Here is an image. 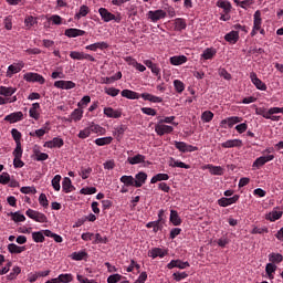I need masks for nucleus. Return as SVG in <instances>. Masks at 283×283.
I'll use <instances>...</instances> for the list:
<instances>
[{"label": "nucleus", "instance_id": "f257e3e1", "mask_svg": "<svg viewBox=\"0 0 283 283\" xmlns=\"http://www.w3.org/2000/svg\"><path fill=\"white\" fill-rule=\"evenodd\" d=\"M120 95L129 101H138V98H143L144 101H149V103H163V97H158L149 93L138 94L132 90H123Z\"/></svg>", "mask_w": 283, "mask_h": 283}, {"label": "nucleus", "instance_id": "f03ea898", "mask_svg": "<svg viewBox=\"0 0 283 283\" xmlns=\"http://www.w3.org/2000/svg\"><path fill=\"white\" fill-rule=\"evenodd\" d=\"M99 17L104 23H109V21H115V23H120L123 21V17H120V13L115 15L114 13L109 12L106 8H99L98 9Z\"/></svg>", "mask_w": 283, "mask_h": 283}, {"label": "nucleus", "instance_id": "7ed1b4c3", "mask_svg": "<svg viewBox=\"0 0 283 283\" xmlns=\"http://www.w3.org/2000/svg\"><path fill=\"white\" fill-rule=\"evenodd\" d=\"M24 81H27L28 83H39L40 85H43L45 83V77H43V75L39 74V73H25L23 75Z\"/></svg>", "mask_w": 283, "mask_h": 283}, {"label": "nucleus", "instance_id": "20e7f679", "mask_svg": "<svg viewBox=\"0 0 283 283\" xmlns=\"http://www.w3.org/2000/svg\"><path fill=\"white\" fill-rule=\"evenodd\" d=\"M23 67H25V63H23V61L15 62V63L9 65L8 70H7L8 78H12V76H14V74H19V72H21V70H23Z\"/></svg>", "mask_w": 283, "mask_h": 283}, {"label": "nucleus", "instance_id": "39448f33", "mask_svg": "<svg viewBox=\"0 0 283 283\" xmlns=\"http://www.w3.org/2000/svg\"><path fill=\"white\" fill-rule=\"evenodd\" d=\"M274 158H275L274 155L258 157L252 164V167L253 169H261V167H264L266 163H271V160H274Z\"/></svg>", "mask_w": 283, "mask_h": 283}, {"label": "nucleus", "instance_id": "423d86ee", "mask_svg": "<svg viewBox=\"0 0 283 283\" xmlns=\"http://www.w3.org/2000/svg\"><path fill=\"white\" fill-rule=\"evenodd\" d=\"M242 117L238 116L227 117L220 122V127H222L223 129H227L229 127L231 129V127L238 125V123H240Z\"/></svg>", "mask_w": 283, "mask_h": 283}, {"label": "nucleus", "instance_id": "0eeeda50", "mask_svg": "<svg viewBox=\"0 0 283 283\" xmlns=\"http://www.w3.org/2000/svg\"><path fill=\"white\" fill-rule=\"evenodd\" d=\"M25 213L28 218H31V220H34L35 222H48V217H45L43 212L28 209Z\"/></svg>", "mask_w": 283, "mask_h": 283}, {"label": "nucleus", "instance_id": "6e6552de", "mask_svg": "<svg viewBox=\"0 0 283 283\" xmlns=\"http://www.w3.org/2000/svg\"><path fill=\"white\" fill-rule=\"evenodd\" d=\"M147 17L153 23H156L157 21H160V19H165V17H167V12L163 9H158L155 11H148Z\"/></svg>", "mask_w": 283, "mask_h": 283}, {"label": "nucleus", "instance_id": "1a4fd4ad", "mask_svg": "<svg viewBox=\"0 0 283 283\" xmlns=\"http://www.w3.org/2000/svg\"><path fill=\"white\" fill-rule=\"evenodd\" d=\"M155 132L157 136H165V134H172L174 126L160 124V122H158V124L155 126Z\"/></svg>", "mask_w": 283, "mask_h": 283}, {"label": "nucleus", "instance_id": "9d476101", "mask_svg": "<svg viewBox=\"0 0 283 283\" xmlns=\"http://www.w3.org/2000/svg\"><path fill=\"white\" fill-rule=\"evenodd\" d=\"M250 80L251 83L254 84L256 90H260L261 92H266V84H264V82H262V80L258 77V74L255 72L250 73Z\"/></svg>", "mask_w": 283, "mask_h": 283}, {"label": "nucleus", "instance_id": "9b49d317", "mask_svg": "<svg viewBox=\"0 0 283 283\" xmlns=\"http://www.w3.org/2000/svg\"><path fill=\"white\" fill-rule=\"evenodd\" d=\"M238 200H240V195H234L231 198L222 197L217 202H218L219 207H231V205H235V202H238Z\"/></svg>", "mask_w": 283, "mask_h": 283}, {"label": "nucleus", "instance_id": "f8f14e48", "mask_svg": "<svg viewBox=\"0 0 283 283\" xmlns=\"http://www.w3.org/2000/svg\"><path fill=\"white\" fill-rule=\"evenodd\" d=\"M190 266L189 262H182L181 260H171L167 264V269H169V271H171V269H189Z\"/></svg>", "mask_w": 283, "mask_h": 283}, {"label": "nucleus", "instance_id": "ddd939ff", "mask_svg": "<svg viewBox=\"0 0 283 283\" xmlns=\"http://www.w3.org/2000/svg\"><path fill=\"white\" fill-rule=\"evenodd\" d=\"M243 145L242 139H228L221 144V147H223V149H233V147L240 149Z\"/></svg>", "mask_w": 283, "mask_h": 283}, {"label": "nucleus", "instance_id": "4468645a", "mask_svg": "<svg viewBox=\"0 0 283 283\" xmlns=\"http://www.w3.org/2000/svg\"><path fill=\"white\" fill-rule=\"evenodd\" d=\"M218 51L214 48H207L203 50L200 61H211L216 57Z\"/></svg>", "mask_w": 283, "mask_h": 283}, {"label": "nucleus", "instance_id": "2eb2a0df", "mask_svg": "<svg viewBox=\"0 0 283 283\" xmlns=\"http://www.w3.org/2000/svg\"><path fill=\"white\" fill-rule=\"evenodd\" d=\"M4 120L11 124L19 123V120H23V112L19 111L11 113L4 117Z\"/></svg>", "mask_w": 283, "mask_h": 283}, {"label": "nucleus", "instance_id": "dca6fc26", "mask_svg": "<svg viewBox=\"0 0 283 283\" xmlns=\"http://www.w3.org/2000/svg\"><path fill=\"white\" fill-rule=\"evenodd\" d=\"M104 115H106L107 118H120V116H123V111L114 109L113 107H105Z\"/></svg>", "mask_w": 283, "mask_h": 283}, {"label": "nucleus", "instance_id": "f3484780", "mask_svg": "<svg viewBox=\"0 0 283 283\" xmlns=\"http://www.w3.org/2000/svg\"><path fill=\"white\" fill-rule=\"evenodd\" d=\"M167 253V250H163L160 248H153L148 251V258H153V260H156V258H165Z\"/></svg>", "mask_w": 283, "mask_h": 283}, {"label": "nucleus", "instance_id": "a211bd4d", "mask_svg": "<svg viewBox=\"0 0 283 283\" xmlns=\"http://www.w3.org/2000/svg\"><path fill=\"white\" fill-rule=\"evenodd\" d=\"M205 169H209L211 176H224V168L221 166H213L208 164L205 166Z\"/></svg>", "mask_w": 283, "mask_h": 283}, {"label": "nucleus", "instance_id": "6ab92c4d", "mask_svg": "<svg viewBox=\"0 0 283 283\" xmlns=\"http://www.w3.org/2000/svg\"><path fill=\"white\" fill-rule=\"evenodd\" d=\"M147 182V175L145 171H139L135 175V187L140 188Z\"/></svg>", "mask_w": 283, "mask_h": 283}, {"label": "nucleus", "instance_id": "aec40b11", "mask_svg": "<svg viewBox=\"0 0 283 283\" xmlns=\"http://www.w3.org/2000/svg\"><path fill=\"white\" fill-rule=\"evenodd\" d=\"M175 32H182L187 30V20L185 18H177L174 20Z\"/></svg>", "mask_w": 283, "mask_h": 283}, {"label": "nucleus", "instance_id": "412c9836", "mask_svg": "<svg viewBox=\"0 0 283 283\" xmlns=\"http://www.w3.org/2000/svg\"><path fill=\"white\" fill-rule=\"evenodd\" d=\"M107 48H109L107 42H97L85 46V49L91 50V52H96V50H107Z\"/></svg>", "mask_w": 283, "mask_h": 283}, {"label": "nucleus", "instance_id": "4be33fe9", "mask_svg": "<svg viewBox=\"0 0 283 283\" xmlns=\"http://www.w3.org/2000/svg\"><path fill=\"white\" fill-rule=\"evenodd\" d=\"M39 109H41V104L33 103L32 107L29 111L30 118H34V120H39L41 114L39 113Z\"/></svg>", "mask_w": 283, "mask_h": 283}, {"label": "nucleus", "instance_id": "5701e85b", "mask_svg": "<svg viewBox=\"0 0 283 283\" xmlns=\"http://www.w3.org/2000/svg\"><path fill=\"white\" fill-rule=\"evenodd\" d=\"M282 211H277V208H274L271 212L265 214V220H269L270 222H275V220H280V218H282Z\"/></svg>", "mask_w": 283, "mask_h": 283}, {"label": "nucleus", "instance_id": "b1692460", "mask_svg": "<svg viewBox=\"0 0 283 283\" xmlns=\"http://www.w3.org/2000/svg\"><path fill=\"white\" fill-rule=\"evenodd\" d=\"M217 8H221L224 14H230L232 6L231 2H229L228 0H218Z\"/></svg>", "mask_w": 283, "mask_h": 283}, {"label": "nucleus", "instance_id": "393cba45", "mask_svg": "<svg viewBox=\"0 0 283 283\" xmlns=\"http://www.w3.org/2000/svg\"><path fill=\"white\" fill-rule=\"evenodd\" d=\"M17 94V87L12 86H0V96H4L6 98Z\"/></svg>", "mask_w": 283, "mask_h": 283}, {"label": "nucleus", "instance_id": "a878e982", "mask_svg": "<svg viewBox=\"0 0 283 283\" xmlns=\"http://www.w3.org/2000/svg\"><path fill=\"white\" fill-rule=\"evenodd\" d=\"M168 165H169V167H172V168L179 167L180 169H191V166H189L180 160H176L174 157H170Z\"/></svg>", "mask_w": 283, "mask_h": 283}, {"label": "nucleus", "instance_id": "bb28decb", "mask_svg": "<svg viewBox=\"0 0 283 283\" xmlns=\"http://www.w3.org/2000/svg\"><path fill=\"white\" fill-rule=\"evenodd\" d=\"M224 41L228 43H238L240 41V33L238 31H231L224 35Z\"/></svg>", "mask_w": 283, "mask_h": 283}, {"label": "nucleus", "instance_id": "cd10ccee", "mask_svg": "<svg viewBox=\"0 0 283 283\" xmlns=\"http://www.w3.org/2000/svg\"><path fill=\"white\" fill-rule=\"evenodd\" d=\"M253 19L254 30H262V12H260V10L254 12Z\"/></svg>", "mask_w": 283, "mask_h": 283}, {"label": "nucleus", "instance_id": "c85d7f7f", "mask_svg": "<svg viewBox=\"0 0 283 283\" xmlns=\"http://www.w3.org/2000/svg\"><path fill=\"white\" fill-rule=\"evenodd\" d=\"M171 224L174 227H180L182 224V219H180V216L178 214V211L176 210H170V218H169Z\"/></svg>", "mask_w": 283, "mask_h": 283}, {"label": "nucleus", "instance_id": "c756f323", "mask_svg": "<svg viewBox=\"0 0 283 283\" xmlns=\"http://www.w3.org/2000/svg\"><path fill=\"white\" fill-rule=\"evenodd\" d=\"M88 128L91 129V134H98V136H105V134H107V129L98 124H91Z\"/></svg>", "mask_w": 283, "mask_h": 283}, {"label": "nucleus", "instance_id": "7c9ffc66", "mask_svg": "<svg viewBox=\"0 0 283 283\" xmlns=\"http://www.w3.org/2000/svg\"><path fill=\"white\" fill-rule=\"evenodd\" d=\"M188 59L186 55H174L170 57V64L171 65H184V63H187Z\"/></svg>", "mask_w": 283, "mask_h": 283}, {"label": "nucleus", "instance_id": "2f4dec72", "mask_svg": "<svg viewBox=\"0 0 283 283\" xmlns=\"http://www.w3.org/2000/svg\"><path fill=\"white\" fill-rule=\"evenodd\" d=\"M44 147L53 149V147H63V140L59 137H54L52 140H49L44 144Z\"/></svg>", "mask_w": 283, "mask_h": 283}, {"label": "nucleus", "instance_id": "473e14b6", "mask_svg": "<svg viewBox=\"0 0 283 283\" xmlns=\"http://www.w3.org/2000/svg\"><path fill=\"white\" fill-rule=\"evenodd\" d=\"M54 87L57 90H72V81H55Z\"/></svg>", "mask_w": 283, "mask_h": 283}, {"label": "nucleus", "instance_id": "72a5a7b5", "mask_svg": "<svg viewBox=\"0 0 283 283\" xmlns=\"http://www.w3.org/2000/svg\"><path fill=\"white\" fill-rule=\"evenodd\" d=\"M275 271H277V265L273 264V263H268L265 266V273L269 277V280H274L275 279Z\"/></svg>", "mask_w": 283, "mask_h": 283}, {"label": "nucleus", "instance_id": "f704fd0d", "mask_svg": "<svg viewBox=\"0 0 283 283\" xmlns=\"http://www.w3.org/2000/svg\"><path fill=\"white\" fill-rule=\"evenodd\" d=\"M114 140V137L108 136V137H101L94 140L95 145L97 147H105V145H112V142Z\"/></svg>", "mask_w": 283, "mask_h": 283}, {"label": "nucleus", "instance_id": "c9c22d12", "mask_svg": "<svg viewBox=\"0 0 283 283\" xmlns=\"http://www.w3.org/2000/svg\"><path fill=\"white\" fill-rule=\"evenodd\" d=\"M88 254L86 250H81L78 252L72 253V260H75L76 262H81V260H87Z\"/></svg>", "mask_w": 283, "mask_h": 283}, {"label": "nucleus", "instance_id": "e433bc0d", "mask_svg": "<svg viewBox=\"0 0 283 283\" xmlns=\"http://www.w3.org/2000/svg\"><path fill=\"white\" fill-rule=\"evenodd\" d=\"M145 156L137 154L134 157H128L127 158V163H129V165H140L142 163H145Z\"/></svg>", "mask_w": 283, "mask_h": 283}, {"label": "nucleus", "instance_id": "4c0bfd02", "mask_svg": "<svg viewBox=\"0 0 283 283\" xmlns=\"http://www.w3.org/2000/svg\"><path fill=\"white\" fill-rule=\"evenodd\" d=\"M269 262H271V264H280L283 262V255L281 253L272 252L269 254Z\"/></svg>", "mask_w": 283, "mask_h": 283}, {"label": "nucleus", "instance_id": "58836bf2", "mask_svg": "<svg viewBox=\"0 0 283 283\" xmlns=\"http://www.w3.org/2000/svg\"><path fill=\"white\" fill-rule=\"evenodd\" d=\"M119 180L126 187H135V178H134V176L124 175V176L120 177Z\"/></svg>", "mask_w": 283, "mask_h": 283}, {"label": "nucleus", "instance_id": "ea45409f", "mask_svg": "<svg viewBox=\"0 0 283 283\" xmlns=\"http://www.w3.org/2000/svg\"><path fill=\"white\" fill-rule=\"evenodd\" d=\"M163 180H169V175L157 174L150 179V185H156V182H163Z\"/></svg>", "mask_w": 283, "mask_h": 283}, {"label": "nucleus", "instance_id": "a19ab883", "mask_svg": "<svg viewBox=\"0 0 283 283\" xmlns=\"http://www.w3.org/2000/svg\"><path fill=\"white\" fill-rule=\"evenodd\" d=\"M87 14H90V7H87V6H82L81 8H80V10H78V12L77 13H75V15H74V19H81V18H83V17H87Z\"/></svg>", "mask_w": 283, "mask_h": 283}, {"label": "nucleus", "instance_id": "79ce46f5", "mask_svg": "<svg viewBox=\"0 0 283 283\" xmlns=\"http://www.w3.org/2000/svg\"><path fill=\"white\" fill-rule=\"evenodd\" d=\"M8 251L9 253H23V251H25V247H20L14 243H10L8 245Z\"/></svg>", "mask_w": 283, "mask_h": 283}, {"label": "nucleus", "instance_id": "37998d69", "mask_svg": "<svg viewBox=\"0 0 283 283\" xmlns=\"http://www.w3.org/2000/svg\"><path fill=\"white\" fill-rule=\"evenodd\" d=\"M62 189L65 193H70L72 191V179L70 177H65L62 181Z\"/></svg>", "mask_w": 283, "mask_h": 283}, {"label": "nucleus", "instance_id": "c03bdc74", "mask_svg": "<svg viewBox=\"0 0 283 283\" xmlns=\"http://www.w3.org/2000/svg\"><path fill=\"white\" fill-rule=\"evenodd\" d=\"M90 103H92V97H90V95H85L78 103H77V107L80 109H85V107H87V105H90Z\"/></svg>", "mask_w": 283, "mask_h": 283}, {"label": "nucleus", "instance_id": "a18cd8bd", "mask_svg": "<svg viewBox=\"0 0 283 283\" xmlns=\"http://www.w3.org/2000/svg\"><path fill=\"white\" fill-rule=\"evenodd\" d=\"M213 112L211 111H206L201 114V120L203 123H211L213 120Z\"/></svg>", "mask_w": 283, "mask_h": 283}, {"label": "nucleus", "instance_id": "49530a36", "mask_svg": "<svg viewBox=\"0 0 283 283\" xmlns=\"http://www.w3.org/2000/svg\"><path fill=\"white\" fill-rule=\"evenodd\" d=\"M174 87L178 94H182L185 92V83L180 80L174 81Z\"/></svg>", "mask_w": 283, "mask_h": 283}, {"label": "nucleus", "instance_id": "de8ad7c7", "mask_svg": "<svg viewBox=\"0 0 283 283\" xmlns=\"http://www.w3.org/2000/svg\"><path fill=\"white\" fill-rule=\"evenodd\" d=\"M55 280L57 283H70L72 282V274H60Z\"/></svg>", "mask_w": 283, "mask_h": 283}, {"label": "nucleus", "instance_id": "09e8293b", "mask_svg": "<svg viewBox=\"0 0 283 283\" xmlns=\"http://www.w3.org/2000/svg\"><path fill=\"white\" fill-rule=\"evenodd\" d=\"M51 182L55 191H61V175H56Z\"/></svg>", "mask_w": 283, "mask_h": 283}, {"label": "nucleus", "instance_id": "8fccbe9b", "mask_svg": "<svg viewBox=\"0 0 283 283\" xmlns=\"http://www.w3.org/2000/svg\"><path fill=\"white\" fill-rule=\"evenodd\" d=\"M32 239H33L35 242H45L44 232H41V231L32 232Z\"/></svg>", "mask_w": 283, "mask_h": 283}, {"label": "nucleus", "instance_id": "3c124183", "mask_svg": "<svg viewBox=\"0 0 283 283\" xmlns=\"http://www.w3.org/2000/svg\"><path fill=\"white\" fill-rule=\"evenodd\" d=\"M34 156H35V160L38 163H41L43 160H48V158H50V156L45 153H41L39 150H34Z\"/></svg>", "mask_w": 283, "mask_h": 283}, {"label": "nucleus", "instance_id": "603ef678", "mask_svg": "<svg viewBox=\"0 0 283 283\" xmlns=\"http://www.w3.org/2000/svg\"><path fill=\"white\" fill-rule=\"evenodd\" d=\"M176 120V116H169V117H165L163 119H159L160 124H168V125H175V127H178V123L174 122Z\"/></svg>", "mask_w": 283, "mask_h": 283}, {"label": "nucleus", "instance_id": "864d4df0", "mask_svg": "<svg viewBox=\"0 0 283 283\" xmlns=\"http://www.w3.org/2000/svg\"><path fill=\"white\" fill-rule=\"evenodd\" d=\"M252 235H262L264 233H269V228L263 227V228H259V227H254L251 231Z\"/></svg>", "mask_w": 283, "mask_h": 283}, {"label": "nucleus", "instance_id": "5fc2aeb1", "mask_svg": "<svg viewBox=\"0 0 283 283\" xmlns=\"http://www.w3.org/2000/svg\"><path fill=\"white\" fill-rule=\"evenodd\" d=\"M11 136L13 140H15V145L21 144V132H19V129L17 128L11 129Z\"/></svg>", "mask_w": 283, "mask_h": 283}, {"label": "nucleus", "instance_id": "6e6d98bb", "mask_svg": "<svg viewBox=\"0 0 283 283\" xmlns=\"http://www.w3.org/2000/svg\"><path fill=\"white\" fill-rule=\"evenodd\" d=\"M174 145H175L176 149H178L179 151H181V154H186V150H187V143L175 140V142H174Z\"/></svg>", "mask_w": 283, "mask_h": 283}, {"label": "nucleus", "instance_id": "4d7b16f0", "mask_svg": "<svg viewBox=\"0 0 283 283\" xmlns=\"http://www.w3.org/2000/svg\"><path fill=\"white\" fill-rule=\"evenodd\" d=\"M172 277L176 282H180V280H187V277H189V274H187V272H175L172 274Z\"/></svg>", "mask_w": 283, "mask_h": 283}, {"label": "nucleus", "instance_id": "13d9d810", "mask_svg": "<svg viewBox=\"0 0 283 283\" xmlns=\"http://www.w3.org/2000/svg\"><path fill=\"white\" fill-rule=\"evenodd\" d=\"M73 120H81L83 118V108H75L72 113Z\"/></svg>", "mask_w": 283, "mask_h": 283}, {"label": "nucleus", "instance_id": "bf43d9fd", "mask_svg": "<svg viewBox=\"0 0 283 283\" xmlns=\"http://www.w3.org/2000/svg\"><path fill=\"white\" fill-rule=\"evenodd\" d=\"M11 218L13 222H25V216L21 214L20 212H12Z\"/></svg>", "mask_w": 283, "mask_h": 283}, {"label": "nucleus", "instance_id": "052dcab7", "mask_svg": "<svg viewBox=\"0 0 283 283\" xmlns=\"http://www.w3.org/2000/svg\"><path fill=\"white\" fill-rule=\"evenodd\" d=\"M14 158H22L23 157V148H21V144H15V148L12 153Z\"/></svg>", "mask_w": 283, "mask_h": 283}, {"label": "nucleus", "instance_id": "680f3d73", "mask_svg": "<svg viewBox=\"0 0 283 283\" xmlns=\"http://www.w3.org/2000/svg\"><path fill=\"white\" fill-rule=\"evenodd\" d=\"M96 187H86L81 189V193H83L84 196H92L96 193Z\"/></svg>", "mask_w": 283, "mask_h": 283}, {"label": "nucleus", "instance_id": "e2e57ef3", "mask_svg": "<svg viewBox=\"0 0 283 283\" xmlns=\"http://www.w3.org/2000/svg\"><path fill=\"white\" fill-rule=\"evenodd\" d=\"M123 280V275L120 274H112L107 277V283H118Z\"/></svg>", "mask_w": 283, "mask_h": 283}, {"label": "nucleus", "instance_id": "0e129e2a", "mask_svg": "<svg viewBox=\"0 0 283 283\" xmlns=\"http://www.w3.org/2000/svg\"><path fill=\"white\" fill-rule=\"evenodd\" d=\"M255 114L258 115V116H262L263 118H269V116H270V114H269V111H266V108H264V107H259V108H256L255 109Z\"/></svg>", "mask_w": 283, "mask_h": 283}, {"label": "nucleus", "instance_id": "69168bd1", "mask_svg": "<svg viewBox=\"0 0 283 283\" xmlns=\"http://www.w3.org/2000/svg\"><path fill=\"white\" fill-rule=\"evenodd\" d=\"M34 23H36V18H34L32 15L25 18V20H24V25L28 28V30H30V28H32V25H34Z\"/></svg>", "mask_w": 283, "mask_h": 283}, {"label": "nucleus", "instance_id": "338daca9", "mask_svg": "<svg viewBox=\"0 0 283 283\" xmlns=\"http://www.w3.org/2000/svg\"><path fill=\"white\" fill-rule=\"evenodd\" d=\"M140 109L144 114H146V116H156L157 114L156 109L151 107H142Z\"/></svg>", "mask_w": 283, "mask_h": 283}, {"label": "nucleus", "instance_id": "774afa93", "mask_svg": "<svg viewBox=\"0 0 283 283\" xmlns=\"http://www.w3.org/2000/svg\"><path fill=\"white\" fill-rule=\"evenodd\" d=\"M8 182H10V174L2 172L0 175V185H8Z\"/></svg>", "mask_w": 283, "mask_h": 283}]
</instances>
